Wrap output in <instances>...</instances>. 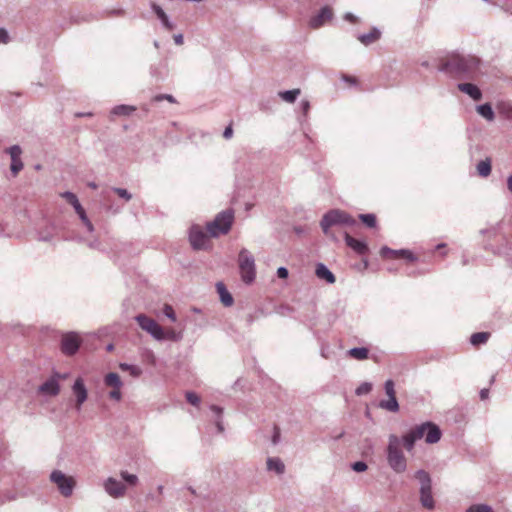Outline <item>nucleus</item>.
Here are the masks:
<instances>
[{
  "instance_id": "obj_6",
  "label": "nucleus",
  "mask_w": 512,
  "mask_h": 512,
  "mask_svg": "<svg viewBox=\"0 0 512 512\" xmlns=\"http://www.w3.org/2000/svg\"><path fill=\"white\" fill-rule=\"evenodd\" d=\"M239 273L240 279L246 285L251 284L255 280V260L251 252L242 248L239 252Z\"/></svg>"
},
{
  "instance_id": "obj_23",
  "label": "nucleus",
  "mask_w": 512,
  "mask_h": 512,
  "mask_svg": "<svg viewBox=\"0 0 512 512\" xmlns=\"http://www.w3.org/2000/svg\"><path fill=\"white\" fill-rule=\"evenodd\" d=\"M315 274L316 277L324 280L328 284H333L335 281L334 275L323 263H318V265H316Z\"/></svg>"
},
{
  "instance_id": "obj_50",
  "label": "nucleus",
  "mask_w": 512,
  "mask_h": 512,
  "mask_svg": "<svg viewBox=\"0 0 512 512\" xmlns=\"http://www.w3.org/2000/svg\"><path fill=\"white\" fill-rule=\"evenodd\" d=\"M157 100L158 101H160V100H167L170 103H174L175 102V99L170 94L161 95V96L157 97Z\"/></svg>"
},
{
  "instance_id": "obj_3",
  "label": "nucleus",
  "mask_w": 512,
  "mask_h": 512,
  "mask_svg": "<svg viewBox=\"0 0 512 512\" xmlns=\"http://www.w3.org/2000/svg\"><path fill=\"white\" fill-rule=\"evenodd\" d=\"M386 461H388L389 468L396 474H402L407 470V459L404 456V452H402L401 441L394 434L388 437Z\"/></svg>"
},
{
  "instance_id": "obj_36",
  "label": "nucleus",
  "mask_w": 512,
  "mask_h": 512,
  "mask_svg": "<svg viewBox=\"0 0 512 512\" xmlns=\"http://www.w3.org/2000/svg\"><path fill=\"white\" fill-rule=\"evenodd\" d=\"M477 173H479L480 177H487L490 174V160L485 159L477 163Z\"/></svg>"
},
{
  "instance_id": "obj_26",
  "label": "nucleus",
  "mask_w": 512,
  "mask_h": 512,
  "mask_svg": "<svg viewBox=\"0 0 512 512\" xmlns=\"http://www.w3.org/2000/svg\"><path fill=\"white\" fill-rule=\"evenodd\" d=\"M380 35L381 32H379L378 29L372 28V30L369 31V33L361 34L359 35V37H357V39H359L360 43H362L363 45L368 46L377 41Z\"/></svg>"
},
{
  "instance_id": "obj_57",
  "label": "nucleus",
  "mask_w": 512,
  "mask_h": 512,
  "mask_svg": "<svg viewBox=\"0 0 512 512\" xmlns=\"http://www.w3.org/2000/svg\"><path fill=\"white\" fill-rule=\"evenodd\" d=\"M93 116V113L92 112H87V113H75V117H91Z\"/></svg>"
},
{
  "instance_id": "obj_34",
  "label": "nucleus",
  "mask_w": 512,
  "mask_h": 512,
  "mask_svg": "<svg viewBox=\"0 0 512 512\" xmlns=\"http://www.w3.org/2000/svg\"><path fill=\"white\" fill-rule=\"evenodd\" d=\"M119 369L120 371L130 373V375L134 378H137L141 375V368L133 364L120 363Z\"/></svg>"
},
{
  "instance_id": "obj_5",
  "label": "nucleus",
  "mask_w": 512,
  "mask_h": 512,
  "mask_svg": "<svg viewBox=\"0 0 512 512\" xmlns=\"http://www.w3.org/2000/svg\"><path fill=\"white\" fill-rule=\"evenodd\" d=\"M415 479L420 482V502L422 507L433 510L434 499L431 493V478L430 474L425 470H419L415 472Z\"/></svg>"
},
{
  "instance_id": "obj_37",
  "label": "nucleus",
  "mask_w": 512,
  "mask_h": 512,
  "mask_svg": "<svg viewBox=\"0 0 512 512\" xmlns=\"http://www.w3.org/2000/svg\"><path fill=\"white\" fill-rule=\"evenodd\" d=\"M360 220H362L363 224L366 226L373 228L377 224V220L375 219V215L372 213L368 214H360L359 215Z\"/></svg>"
},
{
  "instance_id": "obj_17",
  "label": "nucleus",
  "mask_w": 512,
  "mask_h": 512,
  "mask_svg": "<svg viewBox=\"0 0 512 512\" xmlns=\"http://www.w3.org/2000/svg\"><path fill=\"white\" fill-rule=\"evenodd\" d=\"M7 153L11 158V173L16 176L21 170H23V162L20 159L21 148L18 145H13L7 149Z\"/></svg>"
},
{
  "instance_id": "obj_62",
  "label": "nucleus",
  "mask_w": 512,
  "mask_h": 512,
  "mask_svg": "<svg viewBox=\"0 0 512 512\" xmlns=\"http://www.w3.org/2000/svg\"><path fill=\"white\" fill-rule=\"evenodd\" d=\"M345 80L350 81V83H354L355 82V80L350 78V77L345 78Z\"/></svg>"
},
{
  "instance_id": "obj_41",
  "label": "nucleus",
  "mask_w": 512,
  "mask_h": 512,
  "mask_svg": "<svg viewBox=\"0 0 512 512\" xmlns=\"http://www.w3.org/2000/svg\"><path fill=\"white\" fill-rule=\"evenodd\" d=\"M186 400L190 403L192 406H198L200 403L199 396L194 392H187L186 393Z\"/></svg>"
},
{
  "instance_id": "obj_2",
  "label": "nucleus",
  "mask_w": 512,
  "mask_h": 512,
  "mask_svg": "<svg viewBox=\"0 0 512 512\" xmlns=\"http://www.w3.org/2000/svg\"><path fill=\"white\" fill-rule=\"evenodd\" d=\"M119 475L122 481L114 477H108L104 480V483H102L105 493L114 499L123 498L126 495V488L128 486L135 487L138 484L136 474H130L126 470H122Z\"/></svg>"
},
{
  "instance_id": "obj_9",
  "label": "nucleus",
  "mask_w": 512,
  "mask_h": 512,
  "mask_svg": "<svg viewBox=\"0 0 512 512\" xmlns=\"http://www.w3.org/2000/svg\"><path fill=\"white\" fill-rule=\"evenodd\" d=\"M137 324H139L140 328L143 331L149 334L154 339H159L162 337V332L164 329L154 320L147 317L145 314H139L136 317Z\"/></svg>"
},
{
  "instance_id": "obj_4",
  "label": "nucleus",
  "mask_w": 512,
  "mask_h": 512,
  "mask_svg": "<svg viewBox=\"0 0 512 512\" xmlns=\"http://www.w3.org/2000/svg\"><path fill=\"white\" fill-rule=\"evenodd\" d=\"M355 224V220L351 215L346 213L345 211H342L340 209H333L327 213H325L324 217H322L321 220V228L322 232H324L325 235L331 237L334 239V236H332L329 233V228L334 225H347V226H353Z\"/></svg>"
},
{
  "instance_id": "obj_48",
  "label": "nucleus",
  "mask_w": 512,
  "mask_h": 512,
  "mask_svg": "<svg viewBox=\"0 0 512 512\" xmlns=\"http://www.w3.org/2000/svg\"><path fill=\"white\" fill-rule=\"evenodd\" d=\"M344 19H345V21H347L349 23L357 22V16L353 15L351 12L345 13Z\"/></svg>"
},
{
  "instance_id": "obj_58",
  "label": "nucleus",
  "mask_w": 512,
  "mask_h": 512,
  "mask_svg": "<svg viewBox=\"0 0 512 512\" xmlns=\"http://www.w3.org/2000/svg\"><path fill=\"white\" fill-rule=\"evenodd\" d=\"M508 190L512 194V175L508 176Z\"/></svg>"
},
{
  "instance_id": "obj_43",
  "label": "nucleus",
  "mask_w": 512,
  "mask_h": 512,
  "mask_svg": "<svg viewBox=\"0 0 512 512\" xmlns=\"http://www.w3.org/2000/svg\"><path fill=\"white\" fill-rule=\"evenodd\" d=\"M113 191L119 195V197L125 199V201H130L132 198L131 194L124 188H113Z\"/></svg>"
},
{
  "instance_id": "obj_45",
  "label": "nucleus",
  "mask_w": 512,
  "mask_h": 512,
  "mask_svg": "<svg viewBox=\"0 0 512 512\" xmlns=\"http://www.w3.org/2000/svg\"><path fill=\"white\" fill-rule=\"evenodd\" d=\"M9 36L8 32L2 28H0V44L8 43Z\"/></svg>"
},
{
  "instance_id": "obj_22",
  "label": "nucleus",
  "mask_w": 512,
  "mask_h": 512,
  "mask_svg": "<svg viewBox=\"0 0 512 512\" xmlns=\"http://www.w3.org/2000/svg\"><path fill=\"white\" fill-rule=\"evenodd\" d=\"M457 89H459L460 92L469 95L471 99L475 101L481 99L480 89L472 83H459L457 84Z\"/></svg>"
},
{
  "instance_id": "obj_28",
  "label": "nucleus",
  "mask_w": 512,
  "mask_h": 512,
  "mask_svg": "<svg viewBox=\"0 0 512 512\" xmlns=\"http://www.w3.org/2000/svg\"><path fill=\"white\" fill-rule=\"evenodd\" d=\"M73 209H75L76 214H78V217H80V220L82 224H84V227H86L87 231L89 233H93L94 226L91 223L90 219H88L87 214L85 213V210L83 209L82 205H72Z\"/></svg>"
},
{
  "instance_id": "obj_33",
  "label": "nucleus",
  "mask_w": 512,
  "mask_h": 512,
  "mask_svg": "<svg viewBox=\"0 0 512 512\" xmlns=\"http://www.w3.org/2000/svg\"><path fill=\"white\" fill-rule=\"evenodd\" d=\"M158 341H164V340H169V341H181L182 339V333L180 332H176L175 330L173 329H168V330H164L163 331V336L160 337V338H154Z\"/></svg>"
},
{
  "instance_id": "obj_59",
  "label": "nucleus",
  "mask_w": 512,
  "mask_h": 512,
  "mask_svg": "<svg viewBox=\"0 0 512 512\" xmlns=\"http://www.w3.org/2000/svg\"><path fill=\"white\" fill-rule=\"evenodd\" d=\"M216 428H218L219 432H223V426H222V422H220V420L216 421Z\"/></svg>"
},
{
  "instance_id": "obj_61",
  "label": "nucleus",
  "mask_w": 512,
  "mask_h": 512,
  "mask_svg": "<svg viewBox=\"0 0 512 512\" xmlns=\"http://www.w3.org/2000/svg\"><path fill=\"white\" fill-rule=\"evenodd\" d=\"M186 2H195V3H200L202 2V0H184Z\"/></svg>"
},
{
  "instance_id": "obj_60",
  "label": "nucleus",
  "mask_w": 512,
  "mask_h": 512,
  "mask_svg": "<svg viewBox=\"0 0 512 512\" xmlns=\"http://www.w3.org/2000/svg\"><path fill=\"white\" fill-rule=\"evenodd\" d=\"M89 187L92 189H96L97 186L95 183L92 182V183H89Z\"/></svg>"
},
{
  "instance_id": "obj_44",
  "label": "nucleus",
  "mask_w": 512,
  "mask_h": 512,
  "mask_svg": "<svg viewBox=\"0 0 512 512\" xmlns=\"http://www.w3.org/2000/svg\"><path fill=\"white\" fill-rule=\"evenodd\" d=\"M351 468H353V471H355L356 473H363L364 471H366L367 465L363 461H357L353 463V466H351Z\"/></svg>"
},
{
  "instance_id": "obj_16",
  "label": "nucleus",
  "mask_w": 512,
  "mask_h": 512,
  "mask_svg": "<svg viewBox=\"0 0 512 512\" xmlns=\"http://www.w3.org/2000/svg\"><path fill=\"white\" fill-rule=\"evenodd\" d=\"M380 256H382L383 259H396L398 257H402L410 262L416 261V257L410 252V250H392L388 246H383L382 249H380Z\"/></svg>"
},
{
  "instance_id": "obj_42",
  "label": "nucleus",
  "mask_w": 512,
  "mask_h": 512,
  "mask_svg": "<svg viewBox=\"0 0 512 512\" xmlns=\"http://www.w3.org/2000/svg\"><path fill=\"white\" fill-rule=\"evenodd\" d=\"M163 314H164V317L169 318L170 321H173V322L176 321L175 312L173 311V308H171L170 305H168V304L164 305Z\"/></svg>"
},
{
  "instance_id": "obj_14",
  "label": "nucleus",
  "mask_w": 512,
  "mask_h": 512,
  "mask_svg": "<svg viewBox=\"0 0 512 512\" xmlns=\"http://www.w3.org/2000/svg\"><path fill=\"white\" fill-rule=\"evenodd\" d=\"M72 393L75 396V409L81 411L83 403L87 401L88 390L83 383L82 377L76 378L72 385Z\"/></svg>"
},
{
  "instance_id": "obj_49",
  "label": "nucleus",
  "mask_w": 512,
  "mask_h": 512,
  "mask_svg": "<svg viewBox=\"0 0 512 512\" xmlns=\"http://www.w3.org/2000/svg\"><path fill=\"white\" fill-rule=\"evenodd\" d=\"M49 378H57V382L61 381V380H65L68 378V373H59V372H55L54 375H52L51 377Z\"/></svg>"
},
{
  "instance_id": "obj_53",
  "label": "nucleus",
  "mask_w": 512,
  "mask_h": 512,
  "mask_svg": "<svg viewBox=\"0 0 512 512\" xmlns=\"http://www.w3.org/2000/svg\"><path fill=\"white\" fill-rule=\"evenodd\" d=\"M87 245H89L90 249H99V240L94 239L92 241L87 242Z\"/></svg>"
},
{
  "instance_id": "obj_8",
  "label": "nucleus",
  "mask_w": 512,
  "mask_h": 512,
  "mask_svg": "<svg viewBox=\"0 0 512 512\" xmlns=\"http://www.w3.org/2000/svg\"><path fill=\"white\" fill-rule=\"evenodd\" d=\"M49 480L57 486L58 492L64 498H68L73 494L74 486H76V481L73 477L65 475L61 470H54L51 472Z\"/></svg>"
},
{
  "instance_id": "obj_32",
  "label": "nucleus",
  "mask_w": 512,
  "mask_h": 512,
  "mask_svg": "<svg viewBox=\"0 0 512 512\" xmlns=\"http://www.w3.org/2000/svg\"><path fill=\"white\" fill-rule=\"evenodd\" d=\"M498 114L504 119L512 120V104L509 102H501L497 105Z\"/></svg>"
},
{
  "instance_id": "obj_13",
  "label": "nucleus",
  "mask_w": 512,
  "mask_h": 512,
  "mask_svg": "<svg viewBox=\"0 0 512 512\" xmlns=\"http://www.w3.org/2000/svg\"><path fill=\"white\" fill-rule=\"evenodd\" d=\"M104 384L107 387L112 388L110 392H108V397H110L113 401H120L121 400V387L123 386V383L120 381V377L117 375V373H107L104 377Z\"/></svg>"
},
{
  "instance_id": "obj_64",
  "label": "nucleus",
  "mask_w": 512,
  "mask_h": 512,
  "mask_svg": "<svg viewBox=\"0 0 512 512\" xmlns=\"http://www.w3.org/2000/svg\"><path fill=\"white\" fill-rule=\"evenodd\" d=\"M154 47H155V48H159V43H158V41H154Z\"/></svg>"
},
{
  "instance_id": "obj_46",
  "label": "nucleus",
  "mask_w": 512,
  "mask_h": 512,
  "mask_svg": "<svg viewBox=\"0 0 512 512\" xmlns=\"http://www.w3.org/2000/svg\"><path fill=\"white\" fill-rule=\"evenodd\" d=\"M300 108H301V111H303V114L307 115L308 111L310 110V102L307 100L301 101Z\"/></svg>"
},
{
  "instance_id": "obj_30",
  "label": "nucleus",
  "mask_w": 512,
  "mask_h": 512,
  "mask_svg": "<svg viewBox=\"0 0 512 512\" xmlns=\"http://www.w3.org/2000/svg\"><path fill=\"white\" fill-rule=\"evenodd\" d=\"M348 355L357 361H364L367 359V355H369V350L365 347H354L348 350Z\"/></svg>"
},
{
  "instance_id": "obj_54",
  "label": "nucleus",
  "mask_w": 512,
  "mask_h": 512,
  "mask_svg": "<svg viewBox=\"0 0 512 512\" xmlns=\"http://www.w3.org/2000/svg\"><path fill=\"white\" fill-rule=\"evenodd\" d=\"M210 409H212L213 413L218 415V417H220V415H222V408L212 405V406H210Z\"/></svg>"
},
{
  "instance_id": "obj_20",
  "label": "nucleus",
  "mask_w": 512,
  "mask_h": 512,
  "mask_svg": "<svg viewBox=\"0 0 512 512\" xmlns=\"http://www.w3.org/2000/svg\"><path fill=\"white\" fill-rule=\"evenodd\" d=\"M151 9L154 11L155 15H157L158 20H160L161 25H163L164 29L168 31H172L175 29V24L169 20V16L165 14L164 10H162L161 6L158 4L151 2Z\"/></svg>"
},
{
  "instance_id": "obj_21",
  "label": "nucleus",
  "mask_w": 512,
  "mask_h": 512,
  "mask_svg": "<svg viewBox=\"0 0 512 512\" xmlns=\"http://www.w3.org/2000/svg\"><path fill=\"white\" fill-rule=\"evenodd\" d=\"M345 243L350 247L354 252L364 255L367 253V245L366 242L357 240L350 236L348 233H345Z\"/></svg>"
},
{
  "instance_id": "obj_19",
  "label": "nucleus",
  "mask_w": 512,
  "mask_h": 512,
  "mask_svg": "<svg viewBox=\"0 0 512 512\" xmlns=\"http://www.w3.org/2000/svg\"><path fill=\"white\" fill-rule=\"evenodd\" d=\"M60 390L61 387H59V382L56 381V378H49L42 385L38 386V393L51 397L57 396Z\"/></svg>"
},
{
  "instance_id": "obj_51",
  "label": "nucleus",
  "mask_w": 512,
  "mask_h": 512,
  "mask_svg": "<svg viewBox=\"0 0 512 512\" xmlns=\"http://www.w3.org/2000/svg\"><path fill=\"white\" fill-rule=\"evenodd\" d=\"M174 42L176 45L181 46L184 43V37L182 36V34H175Z\"/></svg>"
},
{
  "instance_id": "obj_63",
  "label": "nucleus",
  "mask_w": 512,
  "mask_h": 512,
  "mask_svg": "<svg viewBox=\"0 0 512 512\" xmlns=\"http://www.w3.org/2000/svg\"><path fill=\"white\" fill-rule=\"evenodd\" d=\"M443 247H445V244H438V246H436V249H441Z\"/></svg>"
},
{
  "instance_id": "obj_18",
  "label": "nucleus",
  "mask_w": 512,
  "mask_h": 512,
  "mask_svg": "<svg viewBox=\"0 0 512 512\" xmlns=\"http://www.w3.org/2000/svg\"><path fill=\"white\" fill-rule=\"evenodd\" d=\"M331 18V8L324 6L321 8V10H319L318 14L310 18L309 26L312 27V29H318L322 27V25H324L327 21L331 20Z\"/></svg>"
},
{
  "instance_id": "obj_7",
  "label": "nucleus",
  "mask_w": 512,
  "mask_h": 512,
  "mask_svg": "<svg viewBox=\"0 0 512 512\" xmlns=\"http://www.w3.org/2000/svg\"><path fill=\"white\" fill-rule=\"evenodd\" d=\"M234 215L232 211L227 210L216 215L215 220L207 224L208 234L212 237L225 235L231 229L232 220Z\"/></svg>"
},
{
  "instance_id": "obj_47",
  "label": "nucleus",
  "mask_w": 512,
  "mask_h": 512,
  "mask_svg": "<svg viewBox=\"0 0 512 512\" xmlns=\"http://www.w3.org/2000/svg\"><path fill=\"white\" fill-rule=\"evenodd\" d=\"M277 276L281 279H286L288 276V271L285 267H278L277 269Z\"/></svg>"
},
{
  "instance_id": "obj_56",
  "label": "nucleus",
  "mask_w": 512,
  "mask_h": 512,
  "mask_svg": "<svg viewBox=\"0 0 512 512\" xmlns=\"http://www.w3.org/2000/svg\"><path fill=\"white\" fill-rule=\"evenodd\" d=\"M485 249L489 250V247L486 246ZM494 255H504V251L502 249H490Z\"/></svg>"
},
{
  "instance_id": "obj_1",
  "label": "nucleus",
  "mask_w": 512,
  "mask_h": 512,
  "mask_svg": "<svg viewBox=\"0 0 512 512\" xmlns=\"http://www.w3.org/2000/svg\"><path fill=\"white\" fill-rule=\"evenodd\" d=\"M440 436H442V433L440 432L439 427L431 422H426L407 431V433L401 437L400 441L401 446H403L407 452H410L413 450L414 444L418 440L424 438L426 443L435 444L439 442Z\"/></svg>"
},
{
  "instance_id": "obj_40",
  "label": "nucleus",
  "mask_w": 512,
  "mask_h": 512,
  "mask_svg": "<svg viewBox=\"0 0 512 512\" xmlns=\"http://www.w3.org/2000/svg\"><path fill=\"white\" fill-rule=\"evenodd\" d=\"M372 390V385L368 382H364L359 385L356 389V395H366Z\"/></svg>"
},
{
  "instance_id": "obj_55",
  "label": "nucleus",
  "mask_w": 512,
  "mask_h": 512,
  "mask_svg": "<svg viewBox=\"0 0 512 512\" xmlns=\"http://www.w3.org/2000/svg\"><path fill=\"white\" fill-rule=\"evenodd\" d=\"M489 396V390L488 389H482L480 390V399L485 400Z\"/></svg>"
},
{
  "instance_id": "obj_29",
  "label": "nucleus",
  "mask_w": 512,
  "mask_h": 512,
  "mask_svg": "<svg viewBox=\"0 0 512 512\" xmlns=\"http://www.w3.org/2000/svg\"><path fill=\"white\" fill-rule=\"evenodd\" d=\"M477 114L486 119V121L491 122L495 119V114L492 111V107L489 103L477 105L476 107Z\"/></svg>"
},
{
  "instance_id": "obj_31",
  "label": "nucleus",
  "mask_w": 512,
  "mask_h": 512,
  "mask_svg": "<svg viewBox=\"0 0 512 512\" xmlns=\"http://www.w3.org/2000/svg\"><path fill=\"white\" fill-rule=\"evenodd\" d=\"M301 94V90L294 89V90H286L283 92L278 93V96H280L281 100L287 102V103H294L297 96Z\"/></svg>"
},
{
  "instance_id": "obj_38",
  "label": "nucleus",
  "mask_w": 512,
  "mask_h": 512,
  "mask_svg": "<svg viewBox=\"0 0 512 512\" xmlns=\"http://www.w3.org/2000/svg\"><path fill=\"white\" fill-rule=\"evenodd\" d=\"M466 512H493V510L488 504H473L466 509Z\"/></svg>"
},
{
  "instance_id": "obj_25",
  "label": "nucleus",
  "mask_w": 512,
  "mask_h": 512,
  "mask_svg": "<svg viewBox=\"0 0 512 512\" xmlns=\"http://www.w3.org/2000/svg\"><path fill=\"white\" fill-rule=\"evenodd\" d=\"M266 469H268V471L277 473V475H282L284 473L285 467L280 458L269 457L268 460H266Z\"/></svg>"
},
{
  "instance_id": "obj_15",
  "label": "nucleus",
  "mask_w": 512,
  "mask_h": 512,
  "mask_svg": "<svg viewBox=\"0 0 512 512\" xmlns=\"http://www.w3.org/2000/svg\"><path fill=\"white\" fill-rule=\"evenodd\" d=\"M477 64L478 61L474 57H459L450 62V66L459 73H469Z\"/></svg>"
},
{
  "instance_id": "obj_12",
  "label": "nucleus",
  "mask_w": 512,
  "mask_h": 512,
  "mask_svg": "<svg viewBox=\"0 0 512 512\" xmlns=\"http://www.w3.org/2000/svg\"><path fill=\"white\" fill-rule=\"evenodd\" d=\"M385 392L386 395H388V399L380 401L378 407L388 412L397 413L399 406L398 401L396 400L395 397V384L390 379H388V381L385 382Z\"/></svg>"
},
{
  "instance_id": "obj_24",
  "label": "nucleus",
  "mask_w": 512,
  "mask_h": 512,
  "mask_svg": "<svg viewBox=\"0 0 512 512\" xmlns=\"http://www.w3.org/2000/svg\"><path fill=\"white\" fill-rule=\"evenodd\" d=\"M216 291H218L219 299H221L222 305L226 307H231L232 303H234V300L232 299L231 294L226 289L225 284L221 282L216 283Z\"/></svg>"
},
{
  "instance_id": "obj_10",
  "label": "nucleus",
  "mask_w": 512,
  "mask_h": 512,
  "mask_svg": "<svg viewBox=\"0 0 512 512\" xmlns=\"http://www.w3.org/2000/svg\"><path fill=\"white\" fill-rule=\"evenodd\" d=\"M81 346V337L75 332H69L61 336V353L73 356Z\"/></svg>"
},
{
  "instance_id": "obj_27",
  "label": "nucleus",
  "mask_w": 512,
  "mask_h": 512,
  "mask_svg": "<svg viewBox=\"0 0 512 512\" xmlns=\"http://www.w3.org/2000/svg\"><path fill=\"white\" fill-rule=\"evenodd\" d=\"M135 112V107L132 105H116L111 109L110 116H129Z\"/></svg>"
},
{
  "instance_id": "obj_11",
  "label": "nucleus",
  "mask_w": 512,
  "mask_h": 512,
  "mask_svg": "<svg viewBox=\"0 0 512 512\" xmlns=\"http://www.w3.org/2000/svg\"><path fill=\"white\" fill-rule=\"evenodd\" d=\"M189 241L195 250H205L208 248V236L203 232L199 225H193L189 230Z\"/></svg>"
},
{
  "instance_id": "obj_52",
  "label": "nucleus",
  "mask_w": 512,
  "mask_h": 512,
  "mask_svg": "<svg viewBox=\"0 0 512 512\" xmlns=\"http://www.w3.org/2000/svg\"><path fill=\"white\" fill-rule=\"evenodd\" d=\"M222 136H224V139H226V140L231 139V137H232V128H231V126H227V128H225L224 134H222Z\"/></svg>"
},
{
  "instance_id": "obj_35",
  "label": "nucleus",
  "mask_w": 512,
  "mask_h": 512,
  "mask_svg": "<svg viewBox=\"0 0 512 512\" xmlns=\"http://www.w3.org/2000/svg\"><path fill=\"white\" fill-rule=\"evenodd\" d=\"M487 339H489V333L486 332H479L471 335L470 337V343L473 346L485 344Z\"/></svg>"
},
{
  "instance_id": "obj_39",
  "label": "nucleus",
  "mask_w": 512,
  "mask_h": 512,
  "mask_svg": "<svg viewBox=\"0 0 512 512\" xmlns=\"http://www.w3.org/2000/svg\"><path fill=\"white\" fill-rule=\"evenodd\" d=\"M61 197L66 199L67 203H69L72 206L81 205L79 203V200H77L76 195L71 192H63V194H61Z\"/></svg>"
}]
</instances>
